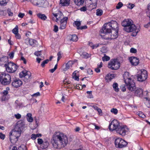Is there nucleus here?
I'll return each mask as SVG.
<instances>
[{"instance_id": "f257e3e1", "label": "nucleus", "mask_w": 150, "mask_h": 150, "mask_svg": "<svg viewBox=\"0 0 150 150\" xmlns=\"http://www.w3.org/2000/svg\"><path fill=\"white\" fill-rule=\"evenodd\" d=\"M51 142L54 148L60 149L67 145V137L62 133L55 132L51 139Z\"/></svg>"}, {"instance_id": "f03ea898", "label": "nucleus", "mask_w": 150, "mask_h": 150, "mask_svg": "<svg viewBox=\"0 0 150 150\" xmlns=\"http://www.w3.org/2000/svg\"><path fill=\"white\" fill-rule=\"evenodd\" d=\"M122 26L123 30L127 33L132 32L131 35L132 36H136L140 30V28H137L133 24V21L131 19H126L122 21Z\"/></svg>"}, {"instance_id": "7ed1b4c3", "label": "nucleus", "mask_w": 150, "mask_h": 150, "mask_svg": "<svg viewBox=\"0 0 150 150\" xmlns=\"http://www.w3.org/2000/svg\"><path fill=\"white\" fill-rule=\"evenodd\" d=\"M117 23L115 21H112L110 22L105 24L100 30L102 34L107 35L113 30H118Z\"/></svg>"}, {"instance_id": "20e7f679", "label": "nucleus", "mask_w": 150, "mask_h": 150, "mask_svg": "<svg viewBox=\"0 0 150 150\" xmlns=\"http://www.w3.org/2000/svg\"><path fill=\"white\" fill-rule=\"evenodd\" d=\"M124 81L127 88L131 91H132L136 88L135 83L133 80L129 77L128 72H125L123 75Z\"/></svg>"}, {"instance_id": "39448f33", "label": "nucleus", "mask_w": 150, "mask_h": 150, "mask_svg": "<svg viewBox=\"0 0 150 150\" xmlns=\"http://www.w3.org/2000/svg\"><path fill=\"white\" fill-rule=\"evenodd\" d=\"M26 127L25 122L23 121L20 120L18 121L14 128L10 132H11V134L19 138L21 136V132Z\"/></svg>"}, {"instance_id": "423d86ee", "label": "nucleus", "mask_w": 150, "mask_h": 150, "mask_svg": "<svg viewBox=\"0 0 150 150\" xmlns=\"http://www.w3.org/2000/svg\"><path fill=\"white\" fill-rule=\"evenodd\" d=\"M108 128L111 131L116 130L117 133L120 135L122 134L121 133L122 130V127L120 125L119 122L116 120H114L111 122L109 125Z\"/></svg>"}, {"instance_id": "0eeeda50", "label": "nucleus", "mask_w": 150, "mask_h": 150, "mask_svg": "<svg viewBox=\"0 0 150 150\" xmlns=\"http://www.w3.org/2000/svg\"><path fill=\"white\" fill-rule=\"evenodd\" d=\"M11 81V77L8 74L3 73L0 74V82L1 84L4 86L9 85Z\"/></svg>"}, {"instance_id": "6e6552de", "label": "nucleus", "mask_w": 150, "mask_h": 150, "mask_svg": "<svg viewBox=\"0 0 150 150\" xmlns=\"http://www.w3.org/2000/svg\"><path fill=\"white\" fill-rule=\"evenodd\" d=\"M137 80L138 81L142 82L145 81L148 77L147 71L144 69H142L139 71L137 75Z\"/></svg>"}, {"instance_id": "1a4fd4ad", "label": "nucleus", "mask_w": 150, "mask_h": 150, "mask_svg": "<svg viewBox=\"0 0 150 150\" xmlns=\"http://www.w3.org/2000/svg\"><path fill=\"white\" fill-rule=\"evenodd\" d=\"M120 66V63L117 59H112L109 62L108 67L112 70H116L118 69Z\"/></svg>"}, {"instance_id": "9d476101", "label": "nucleus", "mask_w": 150, "mask_h": 150, "mask_svg": "<svg viewBox=\"0 0 150 150\" xmlns=\"http://www.w3.org/2000/svg\"><path fill=\"white\" fill-rule=\"evenodd\" d=\"M110 33H111L110 36V33L107 35H103V34L102 35L101 34L100 36L106 40H109L110 39H115L118 37V30H111Z\"/></svg>"}, {"instance_id": "9b49d317", "label": "nucleus", "mask_w": 150, "mask_h": 150, "mask_svg": "<svg viewBox=\"0 0 150 150\" xmlns=\"http://www.w3.org/2000/svg\"><path fill=\"white\" fill-rule=\"evenodd\" d=\"M7 71L9 73H13L17 70L18 66L13 62H10L8 64H6L4 65Z\"/></svg>"}, {"instance_id": "f8f14e48", "label": "nucleus", "mask_w": 150, "mask_h": 150, "mask_svg": "<svg viewBox=\"0 0 150 150\" xmlns=\"http://www.w3.org/2000/svg\"><path fill=\"white\" fill-rule=\"evenodd\" d=\"M22 84V81L18 78H14L13 79L11 85L13 87L17 88L21 86Z\"/></svg>"}, {"instance_id": "ddd939ff", "label": "nucleus", "mask_w": 150, "mask_h": 150, "mask_svg": "<svg viewBox=\"0 0 150 150\" xmlns=\"http://www.w3.org/2000/svg\"><path fill=\"white\" fill-rule=\"evenodd\" d=\"M68 19V18L67 17H64L62 19H60V26L59 27L60 29H63L66 28Z\"/></svg>"}, {"instance_id": "4468645a", "label": "nucleus", "mask_w": 150, "mask_h": 150, "mask_svg": "<svg viewBox=\"0 0 150 150\" xmlns=\"http://www.w3.org/2000/svg\"><path fill=\"white\" fill-rule=\"evenodd\" d=\"M129 60L130 62L133 65L137 66L139 63V59L136 57H130L129 58Z\"/></svg>"}, {"instance_id": "2eb2a0df", "label": "nucleus", "mask_w": 150, "mask_h": 150, "mask_svg": "<svg viewBox=\"0 0 150 150\" xmlns=\"http://www.w3.org/2000/svg\"><path fill=\"white\" fill-rule=\"evenodd\" d=\"M9 135L10 140L11 143L15 144L17 141L18 137H16L13 134H11V132L9 133Z\"/></svg>"}, {"instance_id": "dca6fc26", "label": "nucleus", "mask_w": 150, "mask_h": 150, "mask_svg": "<svg viewBox=\"0 0 150 150\" xmlns=\"http://www.w3.org/2000/svg\"><path fill=\"white\" fill-rule=\"evenodd\" d=\"M122 139L120 138H118L115 141V144L116 148H122Z\"/></svg>"}, {"instance_id": "f3484780", "label": "nucleus", "mask_w": 150, "mask_h": 150, "mask_svg": "<svg viewBox=\"0 0 150 150\" xmlns=\"http://www.w3.org/2000/svg\"><path fill=\"white\" fill-rule=\"evenodd\" d=\"M134 91V95L138 96L139 97H141L142 96L143 90L140 88H136L133 91Z\"/></svg>"}, {"instance_id": "a211bd4d", "label": "nucleus", "mask_w": 150, "mask_h": 150, "mask_svg": "<svg viewBox=\"0 0 150 150\" xmlns=\"http://www.w3.org/2000/svg\"><path fill=\"white\" fill-rule=\"evenodd\" d=\"M32 3L33 5L40 7L44 4L45 2L44 0H34Z\"/></svg>"}, {"instance_id": "6ab92c4d", "label": "nucleus", "mask_w": 150, "mask_h": 150, "mask_svg": "<svg viewBox=\"0 0 150 150\" xmlns=\"http://www.w3.org/2000/svg\"><path fill=\"white\" fill-rule=\"evenodd\" d=\"M52 14L56 18L57 20L56 21L57 22L59 20L60 18H62V17L63 16L62 13L59 11L57 13H52Z\"/></svg>"}, {"instance_id": "aec40b11", "label": "nucleus", "mask_w": 150, "mask_h": 150, "mask_svg": "<svg viewBox=\"0 0 150 150\" xmlns=\"http://www.w3.org/2000/svg\"><path fill=\"white\" fill-rule=\"evenodd\" d=\"M129 132V129L128 127L126 125H122V136L127 134Z\"/></svg>"}, {"instance_id": "412c9836", "label": "nucleus", "mask_w": 150, "mask_h": 150, "mask_svg": "<svg viewBox=\"0 0 150 150\" xmlns=\"http://www.w3.org/2000/svg\"><path fill=\"white\" fill-rule=\"evenodd\" d=\"M115 77V74H108L105 76V79L107 81H110Z\"/></svg>"}, {"instance_id": "4be33fe9", "label": "nucleus", "mask_w": 150, "mask_h": 150, "mask_svg": "<svg viewBox=\"0 0 150 150\" xmlns=\"http://www.w3.org/2000/svg\"><path fill=\"white\" fill-rule=\"evenodd\" d=\"M70 0H60V4L62 6H68L70 4Z\"/></svg>"}, {"instance_id": "5701e85b", "label": "nucleus", "mask_w": 150, "mask_h": 150, "mask_svg": "<svg viewBox=\"0 0 150 150\" xmlns=\"http://www.w3.org/2000/svg\"><path fill=\"white\" fill-rule=\"evenodd\" d=\"M68 37L70 41H76L77 40V36L76 35H70Z\"/></svg>"}, {"instance_id": "b1692460", "label": "nucleus", "mask_w": 150, "mask_h": 150, "mask_svg": "<svg viewBox=\"0 0 150 150\" xmlns=\"http://www.w3.org/2000/svg\"><path fill=\"white\" fill-rule=\"evenodd\" d=\"M80 56L84 58L87 59L91 56V54L86 52H83L80 54Z\"/></svg>"}, {"instance_id": "393cba45", "label": "nucleus", "mask_w": 150, "mask_h": 150, "mask_svg": "<svg viewBox=\"0 0 150 150\" xmlns=\"http://www.w3.org/2000/svg\"><path fill=\"white\" fill-rule=\"evenodd\" d=\"M85 0H74L77 6H80L83 5Z\"/></svg>"}, {"instance_id": "a878e982", "label": "nucleus", "mask_w": 150, "mask_h": 150, "mask_svg": "<svg viewBox=\"0 0 150 150\" xmlns=\"http://www.w3.org/2000/svg\"><path fill=\"white\" fill-rule=\"evenodd\" d=\"M49 143L47 141H45L43 142L42 144L41 145V148L42 149H45L47 148L49 146Z\"/></svg>"}, {"instance_id": "bb28decb", "label": "nucleus", "mask_w": 150, "mask_h": 150, "mask_svg": "<svg viewBox=\"0 0 150 150\" xmlns=\"http://www.w3.org/2000/svg\"><path fill=\"white\" fill-rule=\"evenodd\" d=\"M38 17L43 20H45L47 18L46 16L44 14L39 13L37 14Z\"/></svg>"}, {"instance_id": "cd10ccee", "label": "nucleus", "mask_w": 150, "mask_h": 150, "mask_svg": "<svg viewBox=\"0 0 150 150\" xmlns=\"http://www.w3.org/2000/svg\"><path fill=\"white\" fill-rule=\"evenodd\" d=\"M27 120L28 122H32L33 119L32 117V114L30 113H28L27 115Z\"/></svg>"}, {"instance_id": "c85d7f7f", "label": "nucleus", "mask_w": 150, "mask_h": 150, "mask_svg": "<svg viewBox=\"0 0 150 150\" xmlns=\"http://www.w3.org/2000/svg\"><path fill=\"white\" fill-rule=\"evenodd\" d=\"M144 98L146 100L145 104L148 108H150V99L147 97H145Z\"/></svg>"}, {"instance_id": "c756f323", "label": "nucleus", "mask_w": 150, "mask_h": 150, "mask_svg": "<svg viewBox=\"0 0 150 150\" xmlns=\"http://www.w3.org/2000/svg\"><path fill=\"white\" fill-rule=\"evenodd\" d=\"M8 2V0H0V5L1 6H6Z\"/></svg>"}, {"instance_id": "7c9ffc66", "label": "nucleus", "mask_w": 150, "mask_h": 150, "mask_svg": "<svg viewBox=\"0 0 150 150\" xmlns=\"http://www.w3.org/2000/svg\"><path fill=\"white\" fill-rule=\"evenodd\" d=\"M112 86L115 92H118L119 91V90L118 88V84L117 83H114Z\"/></svg>"}, {"instance_id": "2f4dec72", "label": "nucleus", "mask_w": 150, "mask_h": 150, "mask_svg": "<svg viewBox=\"0 0 150 150\" xmlns=\"http://www.w3.org/2000/svg\"><path fill=\"white\" fill-rule=\"evenodd\" d=\"M29 42L30 45L31 46H34V45L36 44L37 43V41L34 39H31L29 40Z\"/></svg>"}, {"instance_id": "473e14b6", "label": "nucleus", "mask_w": 150, "mask_h": 150, "mask_svg": "<svg viewBox=\"0 0 150 150\" xmlns=\"http://www.w3.org/2000/svg\"><path fill=\"white\" fill-rule=\"evenodd\" d=\"M12 32L14 34H16L18 33V27L17 25H16L14 29L12 30Z\"/></svg>"}, {"instance_id": "72a5a7b5", "label": "nucleus", "mask_w": 150, "mask_h": 150, "mask_svg": "<svg viewBox=\"0 0 150 150\" xmlns=\"http://www.w3.org/2000/svg\"><path fill=\"white\" fill-rule=\"evenodd\" d=\"M103 13V11L101 9H98L96 11V14L98 16H101Z\"/></svg>"}, {"instance_id": "f704fd0d", "label": "nucleus", "mask_w": 150, "mask_h": 150, "mask_svg": "<svg viewBox=\"0 0 150 150\" xmlns=\"http://www.w3.org/2000/svg\"><path fill=\"white\" fill-rule=\"evenodd\" d=\"M30 76L29 74H28L27 72H26L25 75L24 77V80L25 81H28V80L29 79L30 77Z\"/></svg>"}, {"instance_id": "c9c22d12", "label": "nucleus", "mask_w": 150, "mask_h": 150, "mask_svg": "<svg viewBox=\"0 0 150 150\" xmlns=\"http://www.w3.org/2000/svg\"><path fill=\"white\" fill-rule=\"evenodd\" d=\"M104 56L102 57V59L103 61H108L110 59V57L106 56L105 54H104Z\"/></svg>"}, {"instance_id": "e433bc0d", "label": "nucleus", "mask_w": 150, "mask_h": 150, "mask_svg": "<svg viewBox=\"0 0 150 150\" xmlns=\"http://www.w3.org/2000/svg\"><path fill=\"white\" fill-rule=\"evenodd\" d=\"M81 22L79 21H75L74 22V25H76L77 27V28L78 29V28L80 27V26L81 25Z\"/></svg>"}, {"instance_id": "4c0bfd02", "label": "nucleus", "mask_w": 150, "mask_h": 150, "mask_svg": "<svg viewBox=\"0 0 150 150\" xmlns=\"http://www.w3.org/2000/svg\"><path fill=\"white\" fill-rule=\"evenodd\" d=\"M110 112L115 115H117L118 112V110L117 109L113 108L111 109Z\"/></svg>"}, {"instance_id": "58836bf2", "label": "nucleus", "mask_w": 150, "mask_h": 150, "mask_svg": "<svg viewBox=\"0 0 150 150\" xmlns=\"http://www.w3.org/2000/svg\"><path fill=\"white\" fill-rule=\"evenodd\" d=\"M135 6V5L134 4H132L131 3H129L128 4H127V7L129 8L132 9Z\"/></svg>"}, {"instance_id": "ea45409f", "label": "nucleus", "mask_w": 150, "mask_h": 150, "mask_svg": "<svg viewBox=\"0 0 150 150\" xmlns=\"http://www.w3.org/2000/svg\"><path fill=\"white\" fill-rule=\"evenodd\" d=\"M70 62L69 61L66 64V67L65 69H64V71H66L68 69H69L70 67Z\"/></svg>"}, {"instance_id": "a19ab883", "label": "nucleus", "mask_w": 150, "mask_h": 150, "mask_svg": "<svg viewBox=\"0 0 150 150\" xmlns=\"http://www.w3.org/2000/svg\"><path fill=\"white\" fill-rule=\"evenodd\" d=\"M49 61V60L47 59L46 60L44 61L41 64V66L42 67H44L45 64L47 63Z\"/></svg>"}, {"instance_id": "79ce46f5", "label": "nucleus", "mask_w": 150, "mask_h": 150, "mask_svg": "<svg viewBox=\"0 0 150 150\" xmlns=\"http://www.w3.org/2000/svg\"><path fill=\"white\" fill-rule=\"evenodd\" d=\"M107 50L106 47L105 46L101 48L100 51L102 53H105L107 52Z\"/></svg>"}, {"instance_id": "37998d69", "label": "nucleus", "mask_w": 150, "mask_h": 150, "mask_svg": "<svg viewBox=\"0 0 150 150\" xmlns=\"http://www.w3.org/2000/svg\"><path fill=\"white\" fill-rule=\"evenodd\" d=\"M103 45V43H99L98 44H96L93 45L92 49H94L96 48L97 47L99 46L100 45Z\"/></svg>"}, {"instance_id": "c03bdc74", "label": "nucleus", "mask_w": 150, "mask_h": 150, "mask_svg": "<svg viewBox=\"0 0 150 150\" xmlns=\"http://www.w3.org/2000/svg\"><path fill=\"white\" fill-rule=\"evenodd\" d=\"M138 115L139 116L142 118H144L146 117L145 115L142 112H138Z\"/></svg>"}, {"instance_id": "a18cd8bd", "label": "nucleus", "mask_w": 150, "mask_h": 150, "mask_svg": "<svg viewBox=\"0 0 150 150\" xmlns=\"http://www.w3.org/2000/svg\"><path fill=\"white\" fill-rule=\"evenodd\" d=\"M27 72L23 71L21 72L19 74V76L20 78L24 77Z\"/></svg>"}, {"instance_id": "49530a36", "label": "nucleus", "mask_w": 150, "mask_h": 150, "mask_svg": "<svg viewBox=\"0 0 150 150\" xmlns=\"http://www.w3.org/2000/svg\"><path fill=\"white\" fill-rule=\"evenodd\" d=\"M57 64L55 65L54 68L53 69H50L49 70L52 73H53L57 68Z\"/></svg>"}, {"instance_id": "de8ad7c7", "label": "nucleus", "mask_w": 150, "mask_h": 150, "mask_svg": "<svg viewBox=\"0 0 150 150\" xmlns=\"http://www.w3.org/2000/svg\"><path fill=\"white\" fill-rule=\"evenodd\" d=\"M128 144L127 142L122 139V147H126Z\"/></svg>"}, {"instance_id": "09e8293b", "label": "nucleus", "mask_w": 150, "mask_h": 150, "mask_svg": "<svg viewBox=\"0 0 150 150\" xmlns=\"http://www.w3.org/2000/svg\"><path fill=\"white\" fill-rule=\"evenodd\" d=\"M122 7V2H120L116 6L117 9H119Z\"/></svg>"}, {"instance_id": "8fccbe9b", "label": "nucleus", "mask_w": 150, "mask_h": 150, "mask_svg": "<svg viewBox=\"0 0 150 150\" xmlns=\"http://www.w3.org/2000/svg\"><path fill=\"white\" fill-rule=\"evenodd\" d=\"M43 142V141L42 139L38 138V143L39 144L41 145Z\"/></svg>"}, {"instance_id": "3c124183", "label": "nucleus", "mask_w": 150, "mask_h": 150, "mask_svg": "<svg viewBox=\"0 0 150 150\" xmlns=\"http://www.w3.org/2000/svg\"><path fill=\"white\" fill-rule=\"evenodd\" d=\"M7 11L8 16H13V13L11 12V10L10 9L8 8L7 9Z\"/></svg>"}, {"instance_id": "603ef678", "label": "nucleus", "mask_w": 150, "mask_h": 150, "mask_svg": "<svg viewBox=\"0 0 150 150\" xmlns=\"http://www.w3.org/2000/svg\"><path fill=\"white\" fill-rule=\"evenodd\" d=\"M130 52L132 53H135L137 52V50L134 48H132L130 50Z\"/></svg>"}, {"instance_id": "864d4df0", "label": "nucleus", "mask_w": 150, "mask_h": 150, "mask_svg": "<svg viewBox=\"0 0 150 150\" xmlns=\"http://www.w3.org/2000/svg\"><path fill=\"white\" fill-rule=\"evenodd\" d=\"M80 10L82 11H85L87 10V8L86 6H84L80 8Z\"/></svg>"}, {"instance_id": "5fc2aeb1", "label": "nucleus", "mask_w": 150, "mask_h": 150, "mask_svg": "<svg viewBox=\"0 0 150 150\" xmlns=\"http://www.w3.org/2000/svg\"><path fill=\"white\" fill-rule=\"evenodd\" d=\"M5 137V134H3L1 132L0 133V138L2 139H4Z\"/></svg>"}, {"instance_id": "6e6d98bb", "label": "nucleus", "mask_w": 150, "mask_h": 150, "mask_svg": "<svg viewBox=\"0 0 150 150\" xmlns=\"http://www.w3.org/2000/svg\"><path fill=\"white\" fill-rule=\"evenodd\" d=\"M41 51H38L37 52H36L34 53L37 56H40L41 55V54L40 53Z\"/></svg>"}, {"instance_id": "4d7b16f0", "label": "nucleus", "mask_w": 150, "mask_h": 150, "mask_svg": "<svg viewBox=\"0 0 150 150\" xmlns=\"http://www.w3.org/2000/svg\"><path fill=\"white\" fill-rule=\"evenodd\" d=\"M87 27L86 25H84L83 26H81V27H80L79 28H78V30L85 29H87Z\"/></svg>"}, {"instance_id": "13d9d810", "label": "nucleus", "mask_w": 150, "mask_h": 150, "mask_svg": "<svg viewBox=\"0 0 150 150\" xmlns=\"http://www.w3.org/2000/svg\"><path fill=\"white\" fill-rule=\"evenodd\" d=\"M8 60V58L6 57H3L1 58L0 59V61H4L5 62H6Z\"/></svg>"}, {"instance_id": "bf43d9fd", "label": "nucleus", "mask_w": 150, "mask_h": 150, "mask_svg": "<svg viewBox=\"0 0 150 150\" xmlns=\"http://www.w3.org/2000/svg\"><path fill=\"white\" fill-rule=\"evenodd\" d=\"M87 73L91 75L93 74V72L92 70L90 69H88L87 70Z\"/></svg>"}, {"instance_id": "052dcab7", "label": "nucleus", "mask_w": 150, "mask_h": 150, "mask_svg": "<svg viewBox=\"0 0 150 150\" xmlns=\"http://www.w3.org/2000/svg\"><path fill=\"white\" fill-rule=\"evenodd\" d=\"M15 116L17 119H19L21 118V115L20 114L18 113L17 114H15Z\"/></svg>"}, {"instance_id": "680f3d73", "label": "nucleus", "mask_w": 150, "mask_h": 150, "mask_svg": "<svg viewBox=\"0 0 150 150\" xmlns=\"http://www.w3.org/2000/svg\"><path fill=\"white\" fill-rule=\"evenodd\" d=\"M36 138V136L35 134H32L31 135V139L33 140H35Z\"/></svg>"}, {"instance_id": "e2e57ef3", "label": "nucleus", "mask_w": 150, "mask_h": 150, "mask_svg": "<svg viewBox=\"0 0 150 150\" xmlns=\"http://www.w3.org/2000/svg\"><path fill=\"white\" fill-rule=\"evenodd\" d=\"M54 28L53 30L55 32H57L58 30V27L56 25H55L54 26Z\"/></svg>"}, {"instance_id": "0e129e2a", "label": "nucleus", "mask_w": 150, "mask_h": 150, "mask_svg": "<svg viewBox=\"0 0 150 150\" xmlns=\"http://www.w3.org/2000/svg\"><path fill=\"white\" fill-rule=\"evenodd\" d=\"M14 55V53L13 52H11V53H10L9 54L10 58L11 59L13 58V57Z\"/></svg>"}, {"instance_id": "69168bd1", "label": "nucleus", "mask_w": 150, "mask_h": 150, "mask_svg": "<svg viewBox=\"0 0 150 150\" xmlns=\"http://www.w3.org/2000/svg\"><path fill=\"white\" fill-rule=\"evenodd\" d=\"M20 59L23 61V63L24 64H26V61L25 59L22 56Z\"/></svg>"}, {"instance_id": "338daca9", "label": "nucleus", "mask_w": 150, "mask_h": 150, "mask_svg": "<svg viewBox=\"0 0 150 150\" xmlns=\"http://www.w3.org/2000/svg\"><path fill=\"white\" fill-rule=\"evenodd\" d=\"M0 15L2 16H5L6 15V13H4V11L0 9Z\"/></svg>"}, {"instance_id": "774afa93", "label": "nucleus", "mask_w": 150, "mask_h": 150, "mask_svg": "<svg viewBox=\"0 0 150 150\" xmlns=\"http://www.w3.org/2000/svg\"><path fill=\"white\" fill-rule=\"evenodd\" d=\"M15 35V37L16 38L18 39H20L21 38V36L18 33L17 34Z\"/></svg>"}]
</instances>
